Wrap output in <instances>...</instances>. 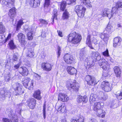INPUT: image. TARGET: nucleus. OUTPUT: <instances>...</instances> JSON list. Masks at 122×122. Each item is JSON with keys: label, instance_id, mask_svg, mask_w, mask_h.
Masks as SVG:
<instances>
[{"label": "nucleus", "instance_id": "1", "mask_svg": "<svg viewBox=\"0 0 122 122\" xmlns=\"http://www.w3.org/2000/svg\"><path fill=\"white\" fill-rule=\"evenodd\" d=\"M67 43L76 45L80 43L82 39V36L79 34L74 31H71L67 36Z\"/></svg>", "mask_w": 122, "mask_h": 122}, {"label": "nucleus", "instance_id": "2", "mask_svg": "<svg viewBox=\"0 0 122 122\" xmlns=\"http://www.w3.org/2000/svg\"><path fill=\"white\" fill-rule=\"evenodd\" d=\"M102 107L101 103L96 102L93 105L92 109L96 112V115L98 117L103 118L105 116L106 112L104 110L102 109Z\"/></svg>", "mask_w": 122, "mask_h": 122}, {"label": "nucleus", "instance_id": "3", "mask_svg": "<svg viewBox=\"0 0 122 122\" xmlns=\"http://www.w3.org/2000/svg\"><path fill=\"white\" fill-rule=\"evenodd\" d=\"M60 3V10L62 11H64L62 16V19L63 20H68L70 16V14L67 10L66 9L67 4L66 2L65 1L62 0Z\"/></svg>", "mask_w": 122, "mask_h": 122}, {"label": "nucleus", "instance_id": "4", "mask_svg": "<svg viewBox=\"0 0 122 122\" xmlns=\"http://www.w3.org/2000/svg\"><path fill=\"white\" fill-rule=\"evenodd\" d=\"M14 90L13 92L16 96L21 95L24 93L22 84L18 82L15 83L12 86Z\"/></svg>", "mask_w": 122, "mask_h": 122}, {"label": "nucleus", "instance_id": "5", "mask_svg": "<svg viewBox=\"0 0 122 122\" xmlns=\"http://www.w3.org/2000/svg\"><path fill=\"white\" fill-rule=\"evenodd\" d=\"M66 86L68 90L76 92H78L80 87L79 84L76 80L71 83L67 84Z\"/></svg>", "mask_w": 122, "mask_h": 122}, {"label": "nucleus", "instance_id": "6", "mask_svg": "<svg viewBox=\"0 0 122 122\" xmlns=\"http://www.w3.org/2000/svg\"><path fill=\"white\" fill-rule=\"evenodd\" d=\"M97 53V52L94 51L92 52V55L91 57L93 60L92 62H90L88 61L87 62L86 64H85V66L87 70H89L95 65V62L97 61V58L98 56Z\"/></svg>", "mask_w": 122, "mask_h": 122}, {"label": "nucleus", "instance_id": "7", "mask_svg": "<svg viewBox=\"0 0 122 122\" xmlns=\"http://www.w3.org/2000/svg\"><path fill=\"white\" fill-rule=\"evenodd\" d=\"M86 9V8L82 5H77L75 8V11L78 17L82 18L84 16Z\"/></svg>", "mask_w": 122, "mask_h": 122}, {"label": "nucleus", "instance_id": "8", "mask_svg": "<svg viewBox=\"0 0 122 122\" xmlns=\"http://www.w3.org/2000/svg\"><path fill=\"white\" fill-rule=\"evenodd\" d=\"M64 61L67 64L71 65L75 63V59L73 56L70 54H65L63 57Z\"/></svg>", "mask_w": 122, "mask_h": 122}, {"label": "nucleus", "instance_id": "9", "mask_svg": "<svg viewBox=\"0 0 122 122\" xmlns=\"http://www.w3.org/2000/svg\"><path fill=\"white\" fill-rule=\"evenodd\" d=\"M85 80L89 86H95L97 83L95 78L91 75H86L85 77Z\"/></svg>", "mask_w": 122, "mask_h": 122}, {"label": "nucleus", "instance_id": "10", "mask_svg": "<svg viewBox=\"0 0 122 122\" xmlns=\"http://www.w3.org/2000/svg\"><path fill=\"white\" fill-rule=\"evenodd\" d=\"M100 87L102 89L106 92H110L112 89L109 82L106 81L102 82Z\"/></svg>", "mask_w": 122, "mask_h": 122}, {"label": "nucleus", "instance_id": "11", "mask_svg": "<svg viewBox=\"0 0 122 122\" xmlns=\"http://www.w3.org/2000/svg\"><path fill=\"white\" fill-rule=\"evenodd\" d=\"M17 37L18 40L21 45L23 46H24L26 43L25 35L21 33H19L17 35Z\"/></svg>", "mask_w": 122, "mask_h": 122}, {"label": "nucleus", "instance_id": "12", "mask_svg": "<svg viewBox=\"0 0 122 122\" xmlns=\"http://www.w3.org/2000/svg\"><path fill=\"white\" fill-rule=\"evenodd\" d=\"M30 80V79L29 78L25 77L22 83L24 86L27 88L28 87L29 90H31L33 88L34 83L33 81H31L30 86L28 87V83Z\"/></svg>", "mask_w": 122, "mask_h": 122}, {"label": "nucleus", "instance_id": "13", "mask_svg": "<svg viewBox=\"0 0 122 122\" xmlns=\"http://www.w3.org/2000/svg\"><path fill=\"white\" fill-rule=\"evenodd\" d=\"M36 102V101L35 99L31 98L27 101V105L30 109H33L35 107Z\"/></svg>", "mask_w": 122, "mask_h": 122}, {"label": "nucleus", "instance_id": "14", "mask_svg": "<svg viewBox=\"0 0 122 122\" xmlns=\"http://www.w3.org/2000/svg\"><path fill=\"white\" fill-rule=\"evenodd\" d=\"M42 0H28L29 5L30 7L36 8L39 7Z\"/></svg>", "mask_w": 122, "mask_h": 122}, {"label": "nucleus", "instance_id": "15", "mask_svg": "<svg viewBox=\"0 0 122 122\" xmlns=\"http://www.w3.org/2000/svg\"><path fill=\"white\" fill-rule=\"evenodd\" d=\"M41 67L43 70L47 71H50L52 69L51 65L48 62H42L41 64Z\"/></svg>", "mask_w": 122, "mask_h": 122}, {"label": "nucleus", "instance_id": "16", "mask_svg": "<svg viewBox=\"0 0 122 122\" xmlns=\"http://www.w3.org/2000/svg\"><path fill=\"white\" fill-rule=\"evenodd\" d=\"M99 64L101 67L105 70H108L110 68L109 64L107 61L105 60H101V61H100Z\"/></svg>", "mask_w": 122, "mask_h": 122}, {"label": "nucleus", "instance_id": "17", "mask_svg": "<svg viewBox=\"0 0 122 122\" xmlns=\"http://www.w3.org/2000/svg\"><path fill=\"white\" fill-rule=\"evenodd\" d=\"M58 100L62 102H66L69 100V98L66 94L60 93L58 95Z\"/></svg>", "mask_w": 122, "mask_h": 122}, {"label": "nucleus", "instance_id": "18", "mask_svg": "<svg viewBox=\"0 0 122 122\" xmlns=\"http://www.w3.org/2000/svg\"><path fill=\"white\" fill-rule=\"evenodd\" d=\"M66 70L68 73L71 75H76L77 72L76 70L74 67L71 66L67 67Z\"/></svg>", "mask_w": 122, "mask_h": 122}, {"label": "nucleus", "instance_id": "19", "mask_svg": "<svg viewBox=\"0 0 122 122\" xmlns=\"http://www.w3.org/2000/svg\"><path fill=\"white\" fill-rule=\"evenodd\" d=\"M122 41V39L119 36H117L115 37L113 41V46L114 47L120 46Z\"/></svg>", "mask_w": 122, "mask_h": 122}, {"label": "nucleus", "instance_id": "20", "mask_svg": "<svg viewBox=\"0 0 122 122\" xmlns=\"http://www.w3.org/2000/svg\"><path fill=\"white\" fill-rule=\"evenodd\" d=\"M16 9L15 7H13L10 9L8 13V15L11 19L13 18L16 15Z\"/></svg>", "mask_w": 122, "mask_h": 122}, {"label": "nucleus", "instance_id": "21", "mask_svg": "<svg viewBox=\"0 0 122 122\" xmlns=\"http://www.w3.org/2000/svg\"><path fill=\"white\" fill-rule=\"evenodd\" d=\"M21 70L20 73L23 76H25L28 75L29 73L28 69L25 67L22 66L20 67Z\"/></svg>", "mask_w": 122, "mask_h": 122}, {"label": "nucleus", "instance_id": "22", "mask_svg": "<svg viewBox=\"0 0 122 122\" xmlns=\"http://www.w3.org/2000/svg\"><path fill=\"white\" fill-rule=\"evenodd\" d=\"M77 100L78 103H80L82 102L83 103H85L87 102L88 98L86 96H84L83 97L81 95H79L77 98Z\"/></svg>", "mask_w": 122, "mask_h": 122}, {"label": "nucleus", "instance_id": "23", "mask_svg": "<svg viewBox=\"0 0 122 122\" xmlns=\"http://www.w3.org/2000/svg\"><path fill=\"white\" fill-rule=\"evenodd\" d=\"M41 92L39 90L35 91L33 94V96L35 99L38 100H40L42 99V97L41 95Z\"/></svg>", "mask_w": 122, "mask_h": 122}, {"label": "nucleus", "instance_id": "24", "mask_svg": "<svg viewBox=\"0 0 122 122\" xmlns=\"http://www.w3.org/2000/svg\"><path fill=\"white\" fill-rule=\"evenodd\" d=\"M58 112H60L62 113L65 114L66 113L67 110L64 103L62 104L61 106L59 107L57 110Z\"/></svg>", "mask_w": 122, "mask_h": 122}, {"label": "nucleus", "instance_id": "25", "mask_svg": "<svg viewBox=\"0 0 122 122\" xmlns=\"http://www.w3.org/2000/svg\"><path fill=\"white\" fill-rule=\"evenodd\" d=\"M91 35L89 34L87 35L86 38V44L91 49H93L94 48L92 46L91 41Z\"/></svg>", "mask_w": 122, "mask_h": 122}, {"label": "nucleus", "instance_id": "26", "mask_svg": "<svg viewBox=\"0 0 122 122\" xmlns=\"http://www.w3.org/2000/svg\"><path fill=\"white\" fill-rule=\"evenodd\" d=\"M113 70L116 76L117 77H120L121 73L120 67L118 66H115L113 68Z\"/></svg>", "mask_w": 122, "mask_h": 122}, {"label": "nucleus", "instance_id": "27", "mask_svg": "<svg viewBox=\"0 0 122 122\" xmlns=\"http://www.w3.org/2000/svg\"><path fill=\"white\" fill-rule=\"evenodd\" d=\"M84 119L82 117L78 116L75 119L72 118L70 120V122H84Z\"/></svg>", "mask_w": 122, "mask_h": 122}, {"label": "nucleus", "instance_id": "28", "mask_svg": "<svg viewBox=\"0 0 122 122\" xmlns=\"http://www.w3.org/2000/svg\"><path fill=\"white\" fill-rule=\"evenodd\" d=\"M8 46L10 49L13 50L16 48V46L13 40H11L10 41L8 44Z\"/></svg>", "mask_w": 122, "mask_h": 122}, {"label": "nucleus", "instance_id": "29", "mask_svg": "<svg viewBox=\"0 0 122 122\" xmlns=\"http://www.w3.org/2000/svg\"><path fill=\"white\" fill-rule=\"evenodd\" d=\"M115 7L117 10H122V1L119 0L116 2Z\"/></svg>", "mask_w": 122, "mask_h": 122}, {"label": "nucleus", "instance_id": "30", "mask_svg": "<svg viewBox=\"0 0 122 122\" xmlns=\"http://www.w3.org/2000/svg\"><path fill=\"white\" fill-rule=\"evenodd\" d=\"M81 2L87 7L90 8L92 6L90 0H82Z\"/></svg>", "mask_w": 122, "mask_h": 122}, {"label": "nucleus", "instance_id": "31", "mask_svg": "<svg viewBox=\"0 0 122 122\" xmlns=\"http://www.w3.org/2000/svg\"><path fill=\"white\" fill-rule=\"evenodd\" d=\"M7 2L6 7L9 8L15 6V0H8Z\"/></svg>", "mask_w": 122, "mask_h": 122}, {"label": "nucleus", "instance_id": "32", "mask_svg": "<svg viewBox=\"0 0 122 122\" xmlns=\"http://www.w3.org/2000/svg\"><path fill=\"white\" fill-rule=\"evenodd\" d=\"M24 22L23 20L21 19L18 21L16 26V30L17 31H19L21 27V26L24 24Z\"/></svg>", "mask_w": 122, "mask_h": 122}, {"label": "nucleus", "instance_id": "33", "mask_svg": "<svg viewBox=\"0 0 122 122\" xmlns=\"http://www.w3.org/2000/svg\"><path fill=\"white\" fill-rule=\"evenodd\" d=\"M5 28L2 23L0 21V34H4L5 32Z\"/></svg>", "mask_w": 122, "mask_h": 122}, {"label": "nucleus", "instance_id": "34", "mask_svg": "<svg viewBox=\"0 0 122 122\" xmlns=\"http://www.w3.org/2000/svg\"><path fill=\"white\" fill-rule=\"evenodd\" d=\"M108 9L107 8H105L102 10V15L103 17H108L109 13H108Z\"/></svg>", "mask_w": 122, "mask_h": 122}, {"label": "nucleus", "instance_id": "35", "mask_svg": "<svg viewBox=\"0 0 122 122\" xmlns=\"http://www.w3.org/2000/svg\"><path fill=\"white\" fill-rule=\"evenodd\" d=\"M51 0H44L43 4V7L44 8H48L51 5Z\"/></svg>", "mask_w": 122, "mask_h": 122}, {"label": "nucleus", "instance_id": "36", "mask_svg": "<svg viewBox=\"0 0 122 122\" xmlns=\"http://www.w3.org/2000/svg\"><path fill=\"white\" fill-rule=\"evenodd\" d=\"M101 38L104 41H108V37L107 34H102L101 35Z\"/></svg>", "mask_w": 122, "mask_h": 122}, {"label": "nucleus", "instance_id": "37", "mask_svg": "<svg viewBox=\"0 0 122 122\" xmlns=\"http://www.w3.org/2000/svg\"><path fill=\"white\" fill-rule=\"evenodd\" d=\"M33 33L32 31L28 32L27 34V39L28 40H31L33 39Z\"/></svg>", "mask_w": 122, "mask_h": 122}, {"label": "nucleus", "instance_id": "38", "mask_svg": "<svg viewBox=\"0 0 122 122\" xmlns=\"http://www.w3.org/2000/svg\"><path fill=\"white\" fill-rule=\"evenodd\" d=\"M57 12H54L53 15L52 16V17L51 18V20L52 21L51 23L52 24H53L54 23V19H55L56 20H57Z\"/></svg>", "mask_w": 122, "mask_h": 122}, {"label": "nucleus", "instance_id": "39", "mask_svg": "<svg viewBox=\"0 0 122 122\" xmlns=\"http://www.w3.org/2000/svg\"><path fill=\"white\" fill-rule=\"evenodd\" d=\"M61 47L60 46H58L57 47V51L56 52V54L57 55V57L59 58L61 53Z\"/></svg>", "mask_w": 122, "mask_h": 122}, {"label": "nucleus", "instance_id": "40", "mask_svg": "<svg viewBox=\"0 0 122 122\" xmlns=\"http://www.w3.org/2000/svg\"><path fill=\"white\" fill-rule=\"evenodd\" d=\"M116 97L118 100H121L122 99V91H120L119 94H115Z\"/></svg>", "mask_w": 122, "mask_h": 122}, {"label": "nucleus", "instance_id": "41", "mask_svg": "<svg viewBox=\"0 0 122 122\" xmlns=\"http://www.w3.org/2000/svg\"><path fill=\"white\" fill-rule=\"evenodd\" d=\"M46 103H44L43 104V118L44 119L46 118Z\"/></svg>", "mask_w": 122, "mask_h": 122}, {"label": "nucleus", "instance_id": "42", "mask_svg": "<svg viewBox=\"0 0 122 122\" xmlns=\"http://www.w3.org/2000/svg\"><path fill=\"white\" fill-rule=\"evenodd\" d=\"M96 97V95L95 94H91L89 100L90 101H93L95 100Z\"/></svg>", "mask_w": 122, "mask_h": 122}, {"label": "nucleus", "instance_id": "43", "mask_svg": "<svg viewBox=\"0 0 122 122\" xmlns=\"http://www.w3.org/2000/svg\"><path fill=\"white\" fill-rule=\"evenodd\" d=\"M39 20L40 23L42 24L47 25L48 24V22L45 20L41 19H39Z\"/></svg>", "mask_w": 122, "mask_h": 122}, {"label": "nucleus", "instance_id": "44", "mask_svg": "<svg viewBox=\"0 0 122 122\" xmlns=\"http://www.w3.org/2000/svg\"><path fill=\"white\" fill-rule=\"evenodd\" d=\"M102 55L106 57H109V51L108 49H107L106 50L102 53Z\"/></svg>", "mask_w": 122, "mask_h": 122}, {"label": "nucleus", "instance_id": "45", "mask_svg": "<svg viewBox=\"0 0 122 122\" xmlns=\"http://www.w3.org/2000/svg\"><path fill=\"white\" fill-rule=\"evenodd\" d=\"M34 56V53L33 52H31L29 51L28 52V54L27 55V56L28 57H31Z\"/></svg>", "mask_w": 122, "mask_h": 122}, {"label": "nucleus", "instance_id": "46", "mask_svg": "<svg viewBox=\"0 0 122 122\" xmlns=\"http://www.w3.org/2000/svg\"><path fill=\"white\" fill-rule=\"evenodd\" d=\"M18 59V56L15 55L14 54L12 58V60L13 61H17Z\"/></svg>", "mask_w": 122, "mask_h": 122}, {"label": "nucleus", "instance_id": "47", "mask_svg": "<svg viewBox=\"0 0 122 122\" xmlns=\"http://www.w3.org/2000/svg\"><path fill=\"white\" fill-rule=\"evenodd\" d=\"M12 34L11 33H9L8 35L6 38L5 39L4 42V43H6L7 41H8L11 38Z\"/></svg>", "mask_w": 122, "mask_h": 122}, {"label": "nucleus", "instance_id": "48", "mask_svg": "<svg viewBox=\"0 0 122 122\" xmlns=\"http://www.w3.org/2000/svg\"><path fill=\"white\" fill-rule=\"evenodd\" d=\"M76 1V0H67V4L69 5L75 2Z\"/></svg>", "mask_w": 122, "mask_h": 122}, {"label": "nucleus", "instance_id": "49", "mask_svg": "<svg viewBox=\"0 0 122 122\" xmlns=\"http://www.w3.org/2000/svg\"><path fill=\"white\" fill-rule=\"evenodd\" d=\"M2 121L4 122H12L11 120L7 118H3Z\"/></svg>", "mask_w": 122, "mask_h": 122}, {"label": "nucleus", "instance_id": "50", "mask_svg": "<svg viewBox=\"0 0 122 122\" xmlns=\"http://www.w3.org/2000/svg\"><path fill=\"white\" fill-rule=\"evenodd\" d=\"M84 53L83 51H81L79 54V58L80 59L83 58Z\"/></svg>", "mask_w": 122, "mask_h": 122}, {"label": "nucleus", "instance_id": "51", "mask_svg": "<svg viewBox=\"0 0 122 122\" xmlns=\"http://www.w3.org/2000/svg\"><path fill=\"white\" fill-rule=\"evenodd\" d=\"M112 26L111 25H108L106 28V30L107 31H110L112 29Z\"/></svg>", "mask_w": 122, "mask_h": 122}, {"label": "nucleus", "instance_id": "52", "mask_svg": "<svg viewBox=\"0 0 122 122\" xmlns=\"http://www.w3.org/2000/svg\"><path fill=\"white\" fill-rule=\"evenodd\" d=\"M108 97V96L107 95H105L104 94L102 97V98L103 100L105 101L107 99Z\"/></svg>", "mask_w": 122, "mask_h": 122}, {"label": "nucleus", "instance_id": "53", "mask_svg": "<svg viewBox=\"0 0 122 122\" xmlns=\"http://www.w3.org/2000/svg\"><path fill=\"white\" fill-rule=\"evenodd\" d=\"M57 32H58V36L61 37L63 36L62 33L61 31L60 30H57Z\"/></svg>", "mask_w": 122, "mask_h": 122}, {"label": "nucleus", "instance_id": "54", "mask_svg": "<svg viewBox=\"0 0 122 122\" xmlns=\"http://www.w3.org/2000/svg\"><path fill=\"white\" fill-rule=\"evenodd\" d=\"M20 65V64L19 63H18L17 64L15 65L14 66V67L16 69H18Z\"/></svg>", "mask_w": 122, "mask_h": 122}, {"label": "nucleus", "instance_id": "55", "mask_svg": "<svg viewBox=\"0 0 122 122\" xmlns=\"http://www.w3.org/2000/svg\"><path fill=\"white\" fill-rule=\"evenodd\" d=\"M25 65L27 67H30L31 66L29 62H28L26 63L25 64Z\"/></svg>", "mask_w": 122, "mask_h": 122}, {"label": "nucleus", "instance_id": "56", "mask_svg": "<svg viewBox=\"0 0 122 122\" xmlns=\"http://www.w3.org/2000/svg\"><path fill=\"white\" fill-rule=\"evenodd\" d=\"M14 119L13 122H18V119L17 118H13Z\"/></svg>", "mask_w": 122, "mask_h": 122}, {"label": "nucleus", "instance_id": "57", "mask_svg": "<svg viewBox=\"0 0 122 122\" xmlns=\"http://www.w3.org/2000/svg\"><path fill=\"white\" fill-rule=\"evenodd\" d=\"M61 122H67L66 119L65 118L62 119Z\"/></svg>", "mask_w": 122, "mask_h": 122}, {"label": "nucleus", "instance_id": "58", "mask_svg": "<svg viewBox=\"0 0 122 122\" xmlns=\"http://www.w3.org/2000/svg\"><path fill=\"white\" fill-rule=\"evenodd\" d=\"M117 26L118 27H121V25L120 24H117Z\"/></svg>", "mask_w": 122, "mask_h": 122}]
</instances>
